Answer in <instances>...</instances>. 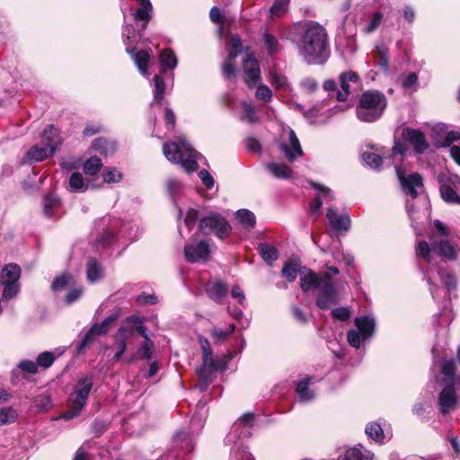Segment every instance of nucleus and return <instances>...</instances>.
<instances>
[{"label":"nucleus","mask_w":460,"mask_h":460,"mask_svg":"<svg viewBox=\"0 0 460 460\" xmlns=\"http://www.w3.org/2000/svg\"><path fill=\"white\" fill-rule=\"evenodd\" d=\"M235 217L244 228H252L255 225L256 218L254 214L248 209H239L235 213Z\"/></svg>","instance_id":"nucleus-32"},{"label":"nucleus","mask_w":460,"mask_h":460,"mask_svg":"<svg viewBox=\"0 0 460 460\" xmlns=\"http://www.w3.org/2000/svg\"><path fill=\"white\" fill-rule=\"evenodd\" d=\"M374 454L368 450L361 451L358 447L349 448L344 456V460H373Z\"/></svg>","instance_id":"nucleus-34"},{"label":"nucleus","mask_w":460,"mask_h":460,"mask_svg":"<svg viewBox=\"0 0 460 460\" xmlns=\"http://www.w3.org/2000/svg\"><path fill=\"white\" fill-rule=\"evenodd\" d=\"M266 168L278 179H288L292 176L291 168L285 164L270 163L266 164Z\"/></svg>","instance_id":"nucleus-28"},{"label":"nucleus","mask_w":460,"mask_h":460,"mask_svg":"<svg viewBox=\"0 0 460 460\" xmlns=\"http://www.w3.org/2000/svg\"><path fill=\"white\" fill-rule=\"evenodd\" d=\"M366 434L378 443L384 442V431L381 425L377 422H371L366 426Z\"/></svg>","instance_id":"nucleus-35"},{"label":"nucleus","mask_w":460,"mask_h":460,"mask_svg":"<svg viewBox=\"0 0 460 460\" xmlns=\"http://www.w3.org/2000/svg\"><path fill=\"white\" fill-rule=\"evenodd\" d=\"M83 294V288L81 287H73V289L68 292L66 296V303L71 305L77 301Z\"/></svg>","instance_id":"nucleus-64"},{"label":"nucleus","mask_w":460,"mask_h":460,"mask_svg":"<svg viewBox=\"0 0 460 460\" xmlns=\"http://www.w3.org/2000/svg\"><path fill=\"white\" fill-rule=\"evenodd\" d=\"M364 163L371 168L377 169L382 164V157L376 154L365 152L362 154Z\"/></svg>","instance_id":"nucleus-52"},{"label":"nucleus","mask_w":460,"mask_h":460,"mask_svg":"<svg viewBox=\"0 0 460 460\" xmlns=\"http://www.w3.org/2000/svg\"><path fill=\"white\" fill-rule=\"evenodd\" d=\"M21 270L17 264H8L2 271L1 283H19Z\"/></svg>","instance_id":"nucleus-27"},{"label":"nucleus","mask_w":460,"mask_h":460,"mask_svg":"<svg viewBox=\"0 0 460 460\" xmlns=\"http://www.w3.org/2000/svg\"><path fill=\"white\" fill-rule=\"evenodd\" d=\"M440 195L444 201L451 204H460V196L448 185L440 187Z\"/></svg>","instance_id":"nucleus-38"},{"label":"nucleus","mask_w":460,"mask_h":460,"mask_svg":"<svg viewBox=\"0 0 460 460\" xmlns=\"http://www.w3.org/2000/svg\"><path fill=\"white\" fill-rule=\"evenodd\" d=\"M17 412L11 407L0 409V426L14 422Z\"/></svg>","instance_id":"nucleus-49"},{"label":"nucleus","mask_w":460,"mask_h":460,"mask_svg":"<svg viewBox=\"0 0 460 460\" xmlns=\"http://www.w3.org/2000/svg\"><path fill=\"white\" fill-rule=\"evenodd\" d=\"M258 251L262 257V259L268 263L271 264L275 261L279 257V252L275 246L270 245L268 243H260L258 245Z\"/></svg>","instance_id":"nucleus-30"},{"label":"nucleus","mask_w":460,"mask_h":460,"mask_svg":"<svg viewBox=\"0 0 460 460\" xmlns=\"http://www.w3.org/2000/svg\"><path fill=\"white\" fill-rule=\"evenodd\" d=\"M127 52L131 55L136 66H137L140 73L147 76L148 74V64L151 58V51L149 50H140L135 51L134 49H129L127 47Z\"/></svg>","instance_id":"nucleus-21"},{"label":"nucleus","mask_w":460,"mask_h":460,"mask_svg":"<svg viewBox=\"0 0 460 460\" xmlns=\"http://www.w3.org/2000/svg\"><path fill=\"white\" fill-rule=\"evenodd\" d=\"M122 179V174L119 171L112 169L103 173V180L105 182H119Z\"/></svg>","instance_id":"nucleus-62"},{"label":"nucleus","mask_w":460,"mask_h":460,"mask_svg":"<svg viewBox=\"0 0 460 460\" xmlns=\"http://www.w3.org/2000/svg\"><path fill=\"white\" fill-rule=\"evenodd\" d=\"M454 386L455 385H446L440 393L438 403L439 410L442 414H446L456 409L457 399Z\"/></svg>","instance_id":"nucleus-18"},{"label":"nucleus","mask_w":460,"mask_h":460,"mask_svg":"<svg viewBox=\"0 0 460 460\" xmlns=\"http://www.w3.org/2000/svg\"><path fill=\"white\" fill-rule=\"evenodd\" d=\"M75 285V279L68 274H61L60 276L57 277L52 284H51V289L53 291H62L69 288H73Z\"/></svg>","instance_id":"nucleus-29"},{"label":"nucleus","mask_w":460,"mask_h":460,"mask_svg":"<svg viewBox=\"0 0 460 460\" xmlns=\"http://www.w3.org/2000/svg\"><path fill=\"white\" fill-rule=\"evenodd\" d=\"M382 21L383 13L379 12L374 13L367 24L362 28V32L365 34L373 33L380 26Z\"/></svg>","instance_id":"nucleus-40"},{"label":"nucleus","mask_w":460,"mask_h":460,"mask_svg":"<svg viewBox=\"0 0 460 460\" xmlns=\"http://www.w3.org/2000/svg\"><path fill=\"white\" fill-rule=\"evenodd\" d=\"M241 107L243 110V115L241 117L242 120L251 124L258 122V116L256 115V111L252 103L242 102Z\"/></svg>","instance_id":"nucleus-37"},{"label":"nucleus","mask_w":460,"mask_h":460,"mask_svg":"<svg viewBox=\"0 0 460 460\" xmlns=\"http://www.w3.org/2000/svg\"><path fill=\"white\" fill-rule=\"evenodd\" d=\"M18 367L29 374H36L38 372V367L36 362L31 360H22L18 364Z\"/></svg>","instance_id":"nucleus-63"},{"label":"nucleus","mask_w":460,"mask_h":460,"mask_svg":"<svg viewBox=\"0 0 460 460\" xmlns=\"http://www.w3.org/2000/svg\"><path fill=\"white\" fill-rule=\"evenodd\" d=\"M263 40H264V44L267 48V50L270 54H273L278 51L279 42L273 35H271L270 33H264Z\"/></svg>","instance_id":"nucleus-57"},{"label":"nucleus","mask_w":460,"mask_h":460,"mask_svg":"<svg viewBox=\"0 0 460 460\" xmlns=\"http://www.w3.org/2000/svg\"><path fill=\"white\" fill-rule=\"evenodd\" d=\"M355 325L361 334L362 340H367L374 334L376 323L373 318L367 316L357 317Z\"/></svg>","instance_id":"nucleus-23"},{"label":"nucleus","mask_w":460,"mask_h":460,"mask_svg":"<svg viewBox=\"0 0 460 460\" xmlns=\"http://www.w3.org/2000/svg\"><path fill=\"white\" fill-rule=\"evenodd\" d=\"M255 97L258 100L269 102L272 98V92L269 86L260 84L255 91Z\"/></svg>","instance_id":"nucleus-56"},{"label":"nucleus","mask_w":460,"mask_h":460,"mask_svg":"<svg viewBox=\"0 0 460 460\" xmlns=\"http://www.w3.org/2000/svg\"><path fill=\"white\" fill-rule=\"evenodd\" d=\"M327 32L318 23L309 22L301 36L299 52L308 64H322L327 58Z\"/></svg>","instance_id":"nucleus-2"},{"label":"nucleus","mask_w":460,"mask_h":460,"mask_svg":"<svg viewBox=\"0 0 460 460\" xmlns=\"http://www.w3.org/2000/svg\"><path fill=\"white\" fill-rule=\"evenodd\" d=\"M55 360V356L52 352L45 351L40 353L36 358L37 367L43 368L49 367Z\"/></svg>","instance_id":"nucleus-53"},{"label":"nucleus","mask_w":460,"mask_h":460,"mask_svg":"<svg viewBox=\"0 0 460 460\" xmlns=\"http://www.w3.org/2000/svg\"><path fill=\"white\" fill-rule=\"evenodd\" d=\"M118 315L111 314L109 317H107L104 321H102V323L93 324L87 332V333L84 335V339L78 345L77 349L79 351H82L92 342L94 336L106 333L109 330L110 324L116 321Z\"/></svg>","instance_id":"nucleus-14"},{"label":"nucleus","mask_w":460,"mask_h":460,"mask_svg":"<svg viewBox=\"0 0 460 460\" xmlns=\"http://www.w3.org/2000/svg\"><path fill=\"white\" fill-rule=\"evenodd\" d=\"M341 91L337 93V100L344 102L348 99L351 89H358L360 86L359 76L352 71L342 73L340 75Z\"/></svg>","instance_id":"nucleus-13"},{"label":"nucleus","mask_w":460,"mask_h":460,"mask_svg":"<svg viewBox=\"0 0 460 460\" xmlns=\"http://www.w3.org/2000/svg\"><path fill=\"white\" fill-rule=\"evenodd\" d=\"M235 330V325L234 323L229 324L227 330L224 331L219 328H214L211 331V336L215 341L220 342L225 341L234 331Z\"/></svg>","instance_id":"nucleus-50"},{"label":"nucleus","mask_w":460,"mask_h":460,"mask_svg":"<svg viewBox=\"0 0 460 460\" xmlns=\"http://www.w3.org/2000/svg\"><path fill=\"white\" fill-rule=\"evenodd\" d=\"M102 277V269L94 260H90L87 264V279L90 282L99 280Z\"/></svg>","instance_id":"nucleus-39"},{"label":"nucleus","mask_w":460,"mask_h":460,"mask_svg":"<svg viewBox=\"0 0 460 460\" xmlns=\"http://www.w3.org/2000/svg\"><path fill=\"white\" fill-rule=\"evenodd\" d=\"M154 102L160 103L164 99L165 92V84L162 76V74L156 75L154 77Z\"/></svg>","instance_id":"nucleus-36"},{"label":"nucleus","mask_w":460,"mask_h":460,"mask_svg":"<svg viewBox=\"0 0 460 460\" xmlns=\"http://www.w3.org/2000/svg\"><path fill=\"white\" fill-rule=\"evenodd\" d=\"M270 83L275 88L281 90H286L288 88V79L282 74L271 71L270 74Z\"/></svg>","instance_id":"nucleus-47"},{"label":"nucleus","mask_w":460,"mask_h":460,"mask_svg":"<svg viewBox=\"0 0 460 460\" xmlns=\"http://www.w3.org/2000/svg\"><path fill=\"white\" fill-rule=\"evenodd\" d=\"M93 385V381L90 376H81L77 379L72 393L69 394V411L65 413V419L70 420L81 412L86 404Z\"/></svg>","instance_id":"nucleus-6"},{"label":"nucleus","mask_w":460,"mask_h":460,"mask_svg":"<svg viewBox=\"0 0 460 460\" xmlns=\"http://www.w3.org/2000/svg\"><path fill=\"white\" fill-rule=\"evenodd\" d=\"M402 137L413 146L417 153H423L429 146L424 134L419 129L406 128L402 131Z\"/></svg>","instance_id":"nucleus-16"},{"label":"nucleus","mask_w":460,"mask_h":460,"mask_svg":"<svg viewBox=\"0 0 460 460\" xmlns=\"http://www.w3.org/2000/svg\"><path fill=\"white\" fill-rule=\"evenodd\" d=\"M243 79L249 88L261 81V69L258 61L252 54H247L243 62Z\"/></svg>","instance_id":"nucleus-12"},{"label":"nucleus","mask_w":460,"mask_h":460,"mask_svg":"<svg viewBox=\"0 0 460 460\" xmlns=\"http://www.w3.org/2000/svg\"><path fill=\"white\" fill-rule=\"evenodd\" d=\"M60 200L58 197L53 194H49L43 199V213L46 217H52L57 209L59 208Z\"/></svg>","instance_id":"nucleus-31"},{"label":"nucleus","mask_w":460,"mask_h":460,"mask_svg":"<svg viewBox=\"0 0 460 460\" xmlns=\"http://www.w3.org/2000/svg\"><path fill=\"white\" fill-rule=\"evenodd\" d=\"M93 150L103 154L105 155L112 154L116 150V145L113 142H109L103 138H96L92 143Z\"/></svg>","instance_id":"nucleus-33"},{"label":"nucleus","mask_w":460,"mask_h":460,"mask_svg":"<svg viewBox=\"0 0 460 460\" xmlns=\"http://www.w3.org/2000/svg\"><path fill=\"white\" fill-rule=\"evenodd\" d=\"M210 247L207 241L190 242L184 247V257L188 262H206L209 259Z\"/></svg>","instance_id":"nucleus-11"},{"label":"nucleus","mask_w":460,"mask_h":460,"mask_svg":"<svg viewBox=\"0 0 460 460\" xmlns=\"http://www.w3.org/2000/svg\"><path fill=\"white\" fill-rule=\"evenodd\" d=\"M199 229L205 235L214 234L217 238L225 239L229 235L232 227L219 213L210 212L200 218Z\"/></svg>","instance_id":"nucleus-7"},{"label":"nucleus","mask_w":460,"mask_h":460,"mask_svg":"<svg viewBox=\"0 0 460 460\" xmlns=\"http://www.w3.org/2000/svg\"><path fill=\"white\" fill-rule=\"evenodd\" d=\"M396 174L401 182L403 192L415 199L419 195V190L422 189V178L419 173H411L406 175L405 171L401 167H396Z\"/></svg>","instance_id":"nucleus-9"},{"label":"nucleus","mask_w":460,"mask_h":460,"mask_svg":"<svg viewBox=\"0 0 460 460\" xmlns=\"http://www.w3.org/2000/svg\"><path fill=\"white\" fill-rule=\"evenodd\" d=\"M207 292L211 299L217 303H221L228 293V288L221 281H215L208 286Z\"/></svg>","instance_id":"nucleus-25"},{"label":"nucleus","mask_w":460,"mask_h":460,"mask_svg":"<svg viewBox=\"0 0 460 460\" xmlns=\"http://www.w3.org/2000/svg\"><path fill=\"white\" fill-rule=\"evenodd\" d=\"M160 74L165 72L166 68L173 69L177 66V58L172 49H164L159 55Z\"/></svg>","instance_id":"nucleus-26"},{"label":"nucleus","mask_w":460,"mask_h":460,"mask_svg":"<svg viewBox=\"0 0 460 460\" xmlns=\"http://www.w3.org/2000/svg\"><path fill=\"white\" fill-rule=\"evenodd\" d=\"M61 142L58 129L52 125L49 126L42 133L43 146H32L26 152L25 161L30 164L44 161L57 152Z\"/></svg>","instance_id":"nucleus-5"},{"label":"nucleus","mask_w":460,"mask_h":460,"mask_svg":"<svg viewBox=\"0 0 460 460\" xmlns=\"http://www.w3.org/2000/svg\"><path fill=\"white\" fill-rule=\"evenodd\" d=\"M33 403L40 411H48L52 406L50 396L46 394L36 396Z\"/></svg>","instance_id":"nucleus-54"},{"label":"nucleus","mask_w":460,"mask_h":460,"mask_svg":"<svg viewBox=\"0 0 460 460\" xmlns=\"http://www.w3.org/2000/svg\"><path fill=\"white\" fill-rule=\"evenodd\" d=\"M289 4V0H275L272 6L270 9L271 18L280 17L283 15Z\"/></svg>","instance_id":"nucleus-45"},{"label":"nucleus","mask_w":460,"mask_h":460,"mask_svg":"<svg viewBox=\"0 0 460 460\" xmlns=\"http://www.w3.org/2000/svg\"><path fill=\"white\" fill-rule=\"evenodd\" d=\"M311 185L313 186L314 189L317 190L323 195V196H321L320 194L316 195L314 202L310 205L311 213L315 214L320 210V208L323 206V197L325 199V200L327 202L332 201L334 199V194L330 188H328L324 185H322L320 183L312 182Z\"/></svg>","instance_id":"nucleus-19"},{"label":"nucleus","mask_w":460,"mask_h":460,"mask_svg":"<svg viewBox=\"0 0 460 460\" xmlns=\"http://www.w3.org/2000/svg\"><path fill=\"white\" fill-rule=\"evenodd\" d=\"M456 363L454 360H445L441 366V372L445 376L443 383L445 385H460V376H455Z\"/></svg>","instance_id":"nucleus-24"},{"label":"nucleus","mask_w":460,"mask_h":460,"mask_svg":"<svg viewBox=\"0 0 460 460\" xmlns=\"http://www.w3.org/2000/svg\"><path fill=\"white\" fill-rule=\"evenodd\" d=\"M134 334V329L131 326L124 325L121 326L116 333V341L126 342L128 339L132 337Z\"/></svg>","instance_id":"nucleus-58"},{"label":"nucleus","mask_w":460,"mask_h":460,"mask_svg":"<svg viewBox=\"0 0 460 460\" xmlns=\"http://www.w3.org/2000/svg\"><path fill=\"white\" fill-rule=\"evenodd\" d=\"M163 152L168 161L181 164L186 172L197 170L199 154L191 147L185 137H179L177 142L164 143Z\"/></svg>","instance_id":"nucleus-3"},{"label":"nucleus","mask_w":460,"mask_h":460,"mask_svg":"<svg viewBox=\"0 0 460 460\" xmlns=\"http://www.w3.org/2000/svg\"><path fill=\"white\" fill-rule=\"evenodd\" d=\"M449 236V227L440 220H434L433 227L429 233L430 243L426 241L418 242L416 256L422 258L428 264L432 263L433 254L447 261H456L460 253V247Z\"/></svg>","instance_id":"nucleus-1"},{"label":"nucleus","mask_w":460,"mask_h":460,"mask_svg":"<svg viewBox=\"0 0 460 460\" xmlns=\"http://www.w3.org/2000/svg\"><path fill=\"white\" fill-rule=\"evenodd\" d=\"M298 266L293 262H287L282 268V276L287 279L288 281L293 282L297 276Z\"/></svg>","instance_id":"nucleus-51"},{"label":"nucleus","mask_w":460,"mask_h":460,"mask_svg":"<svg viewBox=\"0 0 460 460\" xmlns=\"http://www.w3.org/2000/svg\"><path fill=\"white\" fill-rule=\"evenodd\" d=\"M4 286L3 290V300L9 301L15 297L20 291V284L19 283H2Z\"/></svg>","instance_id":"nucleus-46"},{"label":"nucleus","mask_w":460,"mask_h":460,"mask_svg":"<svg viewBox=\"0 0 460 460\" xmlns=\"http://www.w3.org/2000/svg\"><path fill=\"white\" fill-rule=\"evenodd\" d=\"M69 187L74 191H84L87 190V184L84 182L83 175L80 172H74L69 179Z\"/></svg>","instance_id":"nucleus-43"},{"label":"nucleus","mask_w":460,"mask_h":460,"mask_svg":"<svg viewBox=\"0 0 460 460\" xmlns=\"http://www.w3.org/2000/svg\"><path fill=\"white\" fill-rule=\"evenodd\" d=\"M242 40L239 37L234 36L230 39L228 45V56L232 58H237L242 53Z\"/></svg>","instance_id":"nucleus-55"},{"label":"nucleus","mask_w":460,"mask_h":460,"mask_svg":"<svg viewBox=\"0 0 460 460\" xmlns=\"http://www.w3.org/2000/svg\"><path fill=\"white\" fill-rule=\"evenodd\" d=\"M202 361L203 366L197 370L198 375L202 381V385L204 386L203 389L207 387V385L210 382L211 374L219 368L217 361L213 358L212 351H207L202 353Z\"/></svg>","instance_id":"nucleus-15"},{"label":"nucleus","mask_w":460,"mask_h":460,"mask_svg":"<svg viewBox=\"0 0 460 460\" xmlns=\"http://www.w3.org/2000/svg\"><path fill=\"white\" fill-rule=\"evenodd\" d=\"M287 134L288 138L286 139L283 136L279 143V147L289 162H294L303 156L304 153L295 131L288 128Z\"/></svg>","instance_id":"nucleus-10"},{"label":"nucleus","mask_w":460,"mask_h":460,"mask_svg":"<svg viewBox=\"0 0 460 460\" xmlns=\"http://www.w3.org/2000/svg\"><path fill=\"white\" fill-rule=\"evenodd\" d=\"M386 106L387 100L384 93L378 91H367L359 99L357 117L364 122L376 121L382 116Z\"/></svg>","instance_id":"nucleus-4"},{"label":"nucleus","mask_w":460,"mask_h":460,"mask_svg":"<svg viewBox=\"0 0 460 460\" xmlns=\"http://www.w3.org/2000/svg\"><path fill=\"white\" fill-rule=\"evenodd\" d=\"M323 274H317L308 270L306 273L301 275L300 287L303 291L307 292L311 289H319L323 285Z\"/></svg>","instance_id":"nucleus-20"},{"label":"nucleus","mask_w":460,"mask_h":460,"mask_svg":"<svg viewBox=\"0 0 460 460\" xmlns=\"http://www.w3.org/2000/svg\"><path fill=\"white\" fill-rule=\"evenodd\" d=\"M374 55L378 58V65L385 69H388V49L383 44L376 45Z\"/></svg>","instance_id":"nucleus-44"},{"label":"nucleus","mask_w":460,"mask_h":460,"mask_svg":"<svg viewBox=\"0 0 460 460\" xmlns=\"http://www.w3.org/2000/svg\"><path fill=\"white\" fill-rule=\"evenodd\" d=\"M333 318L340 321H346L351 316V310L349 307H337L332 311Z\"/></svg>","instance_id":"nucleus-59"},{"label":"nucleus","mask_w":460,"mask_h":460,"mask_svg":"<svg viewBox=\"0 0 460 460\" xmlns=\"http://www.w3.org/2000/svg\"><path fill=\"white\" fill-rule=\"evenodd\" d=\"M235 58L228 56L222 65V73L226 79H230L235 75Z\"/></svg>","instance_id":"nucleus-48"},{"label":"nucleus","mask_w":460,"mask_h":460,"mask_svg":"<svg viewBox=\"0 0 460 460\" xmlns=\"http://www.w3.org/2000/svg\"><path fill=\"white\" fill-rule=\"evenodd\" d=\"M438 274L448 290L454 289L456 288V283L453 275L444 271H438Z\"/></svg>","instance_id":"nucleus-60"},{"label":"nucleus","mask_w":460,"mask_h":460,"mask_svg":"<svg viewBox=\"0 0 460 460\" xmlns=\"http://www.w3.org/2000/svg\"><path fill=\"white\" fill-rule=\"evenodd\" d=\"M326 217L330 226L335 231L347 232L350 227L349 217L347 214H338L333 207L327 209Z\"/></svg>","instance_id":"nucleus-17"},{"label":"nucleus","mask_w":460,"mask_h":460,"mask_svg":"<svg viewBox=\"0 0 460 460\" xmlns=\"http://www.w3.org/2000/svg\"><path fill=\"white\" fill-rule=\"evenodd\" d=\"M362 336L361 334L355 330H350L348 332L347 340L350 346L358 349L360 347Z\"/></svg>","instance_id":"nucleus-61"},{"label":"nucleus","mask_w":460,"mask_h":460,"mask_svg":"<svg viewBox=\"0 0 460 460\" xmlns=\"http://www.w3.org/2000/svg\"><path fill=\"white\" fill-rule=\"evenodd\" d=\"M338 292L329 272H324L323 285L319 288L316 305L320 309H329L332 305L338 303Z\"/></svg>","instance_id":"nucleus-8"},{"label":"nucleus","mask_w":460,"mask_h":460,"mask_svg":"<svg viewBox=\"0 0 460 460\" xmlns=\"http://www.w3.org/2000/svg\"><path fill=\"white\" fill-rule=\"evenodd\" d=\"M102 165V163L99 157L92 156L84 163V171L86 174L96 175L100 172Z\"/></svg>","instance_id":"nucleus-41"},{"label":"nucleus","mask_w":460,"mask_h":460,"mask_svg":"<svg viewBox=\"0 0 460 460\" xmlns=\"http://www.w3.org/2000/svg\"><path fill=\"white\" fill-rule=\"evenodd\" d=\"M136 2L139 7L134 12L133 16L136 21L145 22L142 27V30H145L152 17L153 6L150 0H136Z\"/></svg>","instance_id":"nucleus-22"},{"label":"nucleus","mask_w":460,"mask_h":460,"mask_svg":"<svg viewBox=\"0 0 460 460\" xmlns=\"http://www.w3.org/2000/svg\"><path fill=\"white\" fill-rule=\"evenodd\" d=\"M308 385H309V379L303 380V381L299 382L297 385L296 393H297V394L299 396V400L301 402H309L314 397V393L309 390Z\"/></svg>","instance_id":"nucleus-42"}]
</instances>
